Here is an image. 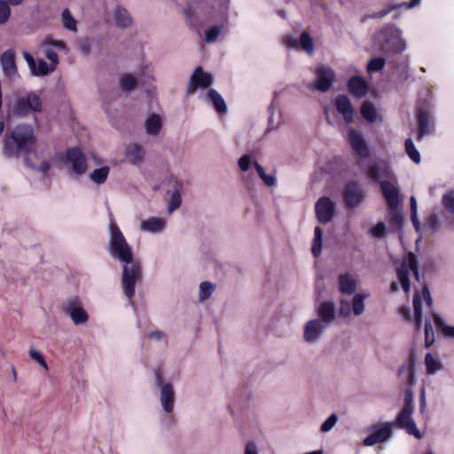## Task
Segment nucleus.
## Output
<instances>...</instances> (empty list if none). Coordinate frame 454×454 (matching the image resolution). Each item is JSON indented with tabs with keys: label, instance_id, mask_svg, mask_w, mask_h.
<instances>
[{
	"label": "nucleus",
	"instance_id": "f257e3e1",
	"mask_svg": "<svg viewBox=\"0 0 454 454\" xmlns=\"http://www.w3.org/2000/svg\"><path fill=\"white\" fill-rule=\"evenodd\" d=\"M109 231V254L114 260L123 263L121 287L124 295L131 300L135 294L136 284L143 276L142 265L139 261L134 259L131 247L115 223H110Z\"/></svg>",
	"mask_w": 454,
	"mask_h": 454
},
{
	"label": "nucleus",
	"instance_id": "f03ea898",
	"mask_svg": "<svg viewBox=\"0 0 454 454\" xmlns=\"http://www.w3.org/2000/svg\"><path fill=\"white\" fill-rule=\"evenodd\" d=\"M35 143L34 129L30 124H18L11 133H6L3 140V154L12 159L20 156V152L29 153Z\"/></svg>",
	"mask_w": 454,
	"mask_h": 454
},
{
	"label": "nucleus",
	"instance_id": "7ed1b4c3",
	"mask_svg": "<svg viewBox=\"0 0 454 454\" xmlns=\"http://www.w3.org/2000/svg\"><path fill=\"white\" fill-rule=\"evenodd\" d=\"M43 111L41 98L34 91L21 95L15 93L6 102L8 118H26L30 114H39Z\"/></svg>",
	"mask_w": 454,
	"mask_h": 454
},
{
	"label": "nucleus",
	"instance_id": "20e7f679",
	"mask_svg": "<svg viewBox=\"0 0 454 454\" xmlns=\"http://www.w3.org/2000/svg\"><path fill=\"white\" fill-rule=\"evenodd\" d=\"M410 271H412L415 279L419 281L418 260L413 253H409L407 256V262L403 261L401 265L396 268V274L399 282L402 286V288L406 293L410 291L411 287L409 279Z\"/></svg>",
	"mask_w": 454,
	"mask_h": 454
},
{
	"label": "nucleus",
	"instance_id": "39448f33",
	"mask_svg": "<svg viewBox=\"0 0 454 454\" xmlns=\"http://www.w3.org/2000/svg\"><path fill=\"white\" fill-rule=\"evenodd\" d=\"M63 312L70 317L76 325L87 323L88 313L82 308V303L78 297L68 299L63 305Z\"/></svg>",
	"mask_w": 454,
	"mask_h": 454
},
{
	"label": "nucleus",
	"instance_id": "423d86ee",
	"mask_svg": "<svg viewBox=\"0 0 454 454\" xmlns=\"http://www.w3.org/2000/svg\"><path fill=\"white\" fill-rule=\"evenodd\" d=\"M365 193L361 185L356 182H349L343 192V200L348 209L357 207L364 200Z\"/></svg>",
	"mask_w": 454,
	"mask_h": 454
},
{
	"label": "nucleus",
	"instance_id": "0eeeda50",
	"mask_svg": "<svg viewBox=\"0 0 454 454\" xmlns=\"http://www.w3.org/2000/svg\"><path fill=\"white\" fill-rule=\"evenodd\" d=\"M214 76L205 73L201 67H197L190 77L186 94L191 95L198 89H206L213 85Z\"/></svg>",
	"mask_w": 454,
	"mask_h": 454
},
{
	"label": "nucleus",
	"instance_id": "6e6552de",
	"mask_svg": "<svg viewBox=\"0 0 454 454\" xmlns=\"http://www.w3.org/2000/svg\"><path fill=\"white\" fill-rule=\"evenodd\" d=\"M319 320L314 319V341L320 335L324 327L335 317V308L331 302H324L318 309Z\"/></svg>",
	"mask_w": 454,
	"mask_h": 454
},
{
	"label": "nucleus",
	"instance_id": "1a4fd4ad",
	"mask_svg": "<svg viewBox=\"0 0 454 454\" xmlns=\"http://www.w3.org/2000/svg\"><path fill=\"white\" fill-rule=\"evenodd\" d=\"M155 385L160 388V403L165 412H172L175 402V394L170 383H162L160 372H155Z\"/></svg>",
	"mask_w": 454,
	"mask_h": 454
},
{
	"label": "nucleus",
	"instance_id": "9d476101",
	"mask_svg": "<svg viewBox=\"0 0 454 454\" xmlns=\"http://www.w3.org/2000/svg\"><path fill=\"white\" fill-rule=\"evenodd\" d=\"M282 43L287 49H302L309 55L312 54V38L307 31H304L300 37L286 35L282 38Z\"/></svg>",
	"mask_w": 454,
	"mask_h": 454
},
{
	"label": "nucleus",
	"instance_id": "9b49d317",
	"mask_svg": "<svg viewBox=\"0 0 454 454\" xmlns=\"http://www.w3.org/2000/svg\"><path fill=\"white\" fill-rule=\"evenodd\" d=\"M413 407H403L395 419V425L400 428H403L406 432L415 436L417 439L421 438V434L411 418Z\"/></svg>",
	"mask_w": 454,
	"mask_h": 454
},
{
	"label": "nucleus",
	"instance_id": "f8f14e48",
	"mask_svg": "<svg viewBox=\"0 0 454 454\" xmlns=\"http://www.w3.org/2000/svg\"><path fill=\"white\" fill-rule=\"evenodd\" d=\"M392 434V424L381 423L372 428V433L364 438L365 446H372L376 443L386 442Z\"/></svg>",
	"mask_w": 454,
	"mask_h": 454
},
{
	"label": "nucleus",
	"instance_id": "ddd939ff",
	"mask_svg": "<svg viewBox=\"0 0 454 454\" xmlns=\"http://www.w3.org/2000/svg\"><path fill=\"white\" fill-rule=\"evenodd\" d=\"M397 377L400 382L405 386L412 387L416 383L415 380V354L411 353L407 362L400 366L397 372Z\"/></svg>",
	"mask_w": 454,
	"mask_h": 454
},
{
	"label": "nucleus",
	"instance_id": "4468645a",
	"mask_svg": "<svg viewBox=\"0 0 454 454\" xmlns=\"http://www.w3.org/2000/svg\"><path fill=\"white\" fill-rule=\"evenodd\" d=\"M315 211L317 218L320 223H328L333 216L335 204L330 198L322 197L316 203Z\"/></svg>",
	"mask_w": 454,
	"mask_h": 454
},
{
	"label": "nucleus",
	"instance_id": "2eb2a0df",
	"mask_svg": "<svg viewBox=\"0 0 454 454\" xmlns=\"http://www.w3.org/2000/svg\"><path fill=\"white\" fill-rule=\"evenodd\" d=\"M418 130L416 139L421 141L425 136L431 134L434 130V125L427 110L419 108L416 113Z\"/></svg>",
	"mask_w": 454,
	"mask_h": 454
},
{
	"label": "nucleus",
	"instance_id": "dca6fc26",
	"mask_svg": "<svg viewBox=\"0 0 454 454\" xmlns=\"http://www.w3.org/2000/svg\"><path fill=\"white\" fill-rule=\"evenodd\" d=\"M67 161L71 164L72 170L76 175H82L87 170L86 158L78 147H72L67 151Z\"/></svg>",
	"mask_w": 454,
	"mask_h": 454
},
{
	"label": "nucleus",
	"instance_id": "f3484780",
	"mask_svg": "<svg viewBox=\"0 0 454 454\" xmlns=\"http://www.w3.org/2000/svg\"><path fill=\"white\" fill-rule=\"evenodd\" d=\"M317 78L314 80V90L326 92L330 90L334 80V73L332 69L325 67H317L316 70Z\"/></svg>",
	"mask_w": 454,
	"mask_h": 454
},
{
	"label": "nucleus",
	"instance_id": "a211bd4d",
	"mask_svg": "<svg viewBox=\"0 0 454 454\" xmlns=\"http://www.w3.org/2000/svg\"><path fill=\"white\" fill-rule=\"evenodd\" d=\"M348 140L354 152L360 157L365 158L369 154V149L362 135L354 129L348 131Z\"/></svg>",
	"mask_w": 454,
	"mask_h": 454
},
{
	"label": "nucleus",
	"instance_id": "6ab92c4d",
	"mask_svg": "<svg viewBox=\"0 0 454 454\" xmlns=\"http://www.w3.org/2000/svg\"><path fill=\"white\" fill-rule=\"evenodd\" d=\"M380 190L388 207H399L400 193L398 188L389 181L380 182Z\"/></svg>",
	"mask_w": 454,
	"mask_h": 454
},
{
	"label": "nucleus",
	"instance_id": "aec40b11",
	"mask_svg": "<svg viewBox=\"0 0 454 454\" xmlns=\"http://www.w3.org/2000/svg\"><path fill=\"white\" fill-rule=\"evenodd\" d=\"M335 108L343 115L344 121L350 123L354 119V108L349 98L345 95H339L335 98Z\"/></svg>",
	"mask_w": 454,
	"mask_h": 454
},
{
	"label": "nucleus",
	"instance_id": "412c9836",
	"mask_svg": "<svg viewBox=\"0 0 454 454\" xmlns=\"http://www.w3.org/2000/svg\"><path fill=\"white\" fill-rule=\"evenodd\" d=\"M1 67L4 74L8 78H12L17 74V67L15 64V53L9 49L1 55Z\"/></svg>",
	"mask_w": 454,
	"mask_h": 454
},
{
	"label": "nucleus",
	"instance_id": "4be33fe9",
	"mask_svg": "<svg viewBox=\"0 0 454 454\" xmlns=\"http://www.w3.org/2000/svg\"><path fill=\"white\" fill-rule=\"evenodd\" d=\"M348 92L355 98H361L364 97L368 91L366 82L360 76H352L347 84Z\"/></svg>",
	"mask_w": 454,
	"mask_h": 454
},
{
	"label": "nucleus",
	"instance_id": "5701e85b",
	"mask_svg": "<svg viewBox=\"0 0 454 454\" xmlns=\"http://www.w3.org/2000/svg\"><path fill=\"white\" fill-rule=\"evenodd\" d=\"M145 157L144 148L137 144L129 145L125 150V160L131 165L139 166Z\"/></svg>",
	"mask_w": 454,
	"mask_h": 454
},
{
	"label": "nucleus",
	"instance_id": "b1692460",
	"mask_svg": "<svg viewBox=\"0 0 454 454\" xmlns=\"http://www.w3.org/2000/svg\"><path fill=\"white\" fill-rule=\"evenodd\" d=\"M388 175V168L383 161L370 164L366 170L367 177L372 181H379L381 177H387Z\"/></svg>",
	"mask_w": 454,
	"mask_h": 454
},
{
	"label": "nucleus",
	"instance_id": "393cba45",
	"mask_svg": "<svg viewBox=\"0 0 454 454\" xmlns=\"http://www.w3.org/2000/svg\"><path fill=\"white\" fill-rule=\"evenodd\" d=\"M338 283L339 290L341 294L351 295L356 290V280L349 273L340 274Z\"/></svg>",
	"mask_w": 454,
	"mask_h": 454
},
{
	"label": "nucleus",
	"instance_id": "a878e982",
	"mask_svg": "<svg viewBox=\"0 0 454 454\" xmlns=\"http://www.w3.org/2000/svg\"><path fill=\"white\" fill-rule=\"evenodd\" d=\"M145 133L150 137H156L162 129V120L159 114H150L144 123Z\"/></svg>",
	"mask_w": 454,
	"mask_h": 454
},
{
	"label": "nucleus",
	"instance_id": "bb28decb",
	"mask_svg": "<svg viewBox=\"0 0 454 454\" xmlns=\"http://www.w3.org/2000/svg\"><path fill=\"white\" fill-rule=\"evenodd\" d=\"M206 100H210L218 114L223 115L227 113V105L221 94L215 89H209Z\"/></svg>",
	"mask_w": 454,
	"mask_h": 454
},
{
	"label": "nucleus",
	"instance_id": "cd10ccee",
	"mask_svg": "<svg viewBox=\"0 0 454 454\" xmlns=\"http://www.w3.org/2000/svg\"><path fill=\"white\" fill-rule=\"evenodd\" d=\"M114 18L118 27L128 28L132 24V18L126 8L119 5L114 12Z\"/></svg>",
	"mask_w": 454,
	"mask_h": 454
},
{
	"label": "nucleus",
	"instance_id": "c85d7f7f",
	"mask_svg": "<svg viewBox=\"0 0 454 454\" xmlns=\"http://www.w3.org/2000/svg\"><path fill=\"white\" fill-rule=\"evenodd\" d=\"M165 228V221L159 217H149L148 219L142 221L140 223V229L144 231H149L157 233L161 231Z\"/></svg>",
	"mask_w": 454,
	"mask_h": 454
},
{
	"label": "nucleus",
	"instance_id": "c756f323",
	"mask_svg": "<svg viewBox=\"0 0 454 454\" xmlns=\"http://www.w3.org/2000/svg\"><path fill=\"white\" fill-rule=\"evenodd\" d=\"M387 220L388 223L396 228H400L403 223V215L399 209V207H387Z\"/></svg>",
	"mask_w": 454,
	"mask_h": 454
},
{
	"label": "nucleus",
	"instance_id": "7c9ffc66",
	"mask_svg": "<svg viewBox=\"0 0 454 454\" xmlns=\"http://www.w3.org/2000/svg\"><path fill=\"white\" fill-rule=\"evenodd\" d=\"M414 322L416 330H420L422 326V302L419 294L413 296Z\"/></svg>",
	"mask_w": 454,
	"mask_h": 454
},
{
	"label": "nucleus",
	"instance_id": "2f4dec72",
	"mask_svg": "<svg viewBox=\"0 0 454 454\" xmlns=\"http://www.w3.org/2000/svg\"><path fill=\"white\" fill-rule=\"evenodd\" d=\"M425 365L428 374H434L442 368V362L431 353H427L425 356Z\"/></svg>",
	"mask_w": 454,
	"mask_h": 454
},
{
	"label": "nucleus",
	"instance_id": "473e14b6",
	"mask_svg": "<svg viewBox=\"0 0 454 454\" xmlns=\"http://www.w3.org/2000/svg\"><path fill=\"white\" fill-rule=\"evenodd\" d=\"M361 114L369 122H374L377 119V112L373 105L368 101L364 102L361 106Z\"/></svg>",
	"mask_w": 454,
	"mask_h": 454
},
{
	"label": "nucleus",
	"instance_id": "72a5a7b5",
	"mask_svg": "<svg viewBox=\"0 0 454 454\" xmlns=\"http://www.w3.org/2000/svg\"><path fill=\"white\" fill-rule=\"evenodd\" d=\"M254 166L258 176L263 181L266 186L272 187L276 184V177L272 175H267L263 167L259 162L255 161Z\"/></svg>",
	"mask_w": 454,
	"mask_h": 454
},
{
	"label": "nucleus",
	"instance_id": "f704fd0d",
	"mask_svg": "<svg viewBox=\"0 0 454 454\" xmlns=\"http://www.w3.org/2000/svg\"><path fill=\"white\" fill-rule=\"evenodd\" d=\"M109 174V168L108 167H102L99 168L94 169L90 175V177L92 182H94L97 184H101L105 183Z\"/></svg>",
	"mask_w": 454,
	"mask_h": 454
},
{
	"label": "nucleus",
	"instance_id": "c9c22d12",
	"mask_svg": "<svg viewBox=\"0 0 454 454\" xmlns=\"http://www.w3.org/2000/svg\"><path fill=\"white\" fill-rule=\"evenodd\" d=\"M405 152L410 159L416 164H419L421 160L420 153L415 147L411 138H407L404 143Z\"/></svg>",
	"mask_w": 454,
	"mask_h": 454
},
{
	"label": "nucleus",
	"instance_id": "e433bc0d",
	"mask_svg": "<svg viewBox=\"0 0 454 454\" xmlns=\"http://www.w3.org/2000/svg\"><path fill=\"white\" fill-rule=\"evenodd\" d=\"M215 290V285H214L213 283L208 281H204L200 283L199 293L200 301H204L209 299Z\"/></svg>",
	"mask_w": 454,
	"mask_h": 454
},
{
	"label": "nucleus",
	"instance_id": "4c0bfd02",
	"mask_svg": "<svg viewBox=\"0 0 454 454\" xmlns=\"http://www.w3.org/2000/svg\"><path fill=\"white\" fill-rule=\"evenodd\" d=\"M54 70L51 69V64H48L43 59H38L35 62V68L31 70V73L35 76H43L48 74L50 72Z\"/></svg>",
	"mask_w": 454,
	"mask_h": 454
},
{
	"label": "nucleus",
	"instance_id": "58836bf2",
	"mask_svg": "<svg viewBox=\"0 0 454 454\" xmlns=\"http://www.w3.org/2000/svg\"><path fill=\"white\" fill-rule=\"evenodd\" d=\"M120 85L123 91L130 92L137 87V79L129 74H123L120 79Z\"/></svg>",
	"mask_w": 454,
	"mask_h": 454
},
{
	"label": "nucleus",
	"instance_id": "ea45409f",
	"mask_svg": "<svg viewBox=\"0 0 454 454\" xmlns=\"http://www.w3.org/2000/svg\"><path fill=\"white\" fill-rule=\"evenodd\" d=\"M62 25L65 28L75 32L77 30L76 20L73 18L70 11L65 9L61 14Z\"/></svg>",
	"mask_w": 454,
	"mask_h": 454
},
{
	"label": "nucleus",
	"instance_id": "a19ab883",
	"mask_svg": "<svg viewBox=\"0 0 454 454\" xmlns=\"http://www.w3.org/2000/svg\"><path fill=\"white\" fill-rule=\"evenodd\" d=\"M435 325L444 336L454 338V326L445 325L443 320L437 315H434Z\"/></svg>",
	"mask_w": 454,
	"mask_h": 454
},
{
	"label": "nucleus",
	"instance_id": "79ce46f5",
	"mask_svg": "<svg viewBox=\"0 0 454 454\" xmlns=\"http://www.w3.org/2000/svg\"><path fill=\"white\" fill-rule=\"evenodd\" d=\"M386 64V60L382 57L372 58L367 64L368 72H380L381 71Z\"/></svg>",
	"mask_w": 454,
	"mask_h": 454
},
{
	"label": "nucleus",
	"instance_id": "37998d69",
	"mask_svg": "<svg viewBox=\"0 0 454 454\" xmlns=\"http://www.w3.org/2000/svg\"><path fill=\"white\" fill-rule=\"evenodd\" d=\"M323 231L319 227L314 229V257L320 255L322 251Z\"/></svg>",
	"mask_w": 454,
	"mask_h": 454
},
{
	"label": "nucleus",
	"instance_id": "c03bdc74",
	"mask_svg": "<svg viewBox=\"0 0 454 454\" xmlns=\"http://www.w3.org/2000/svg\"><path fill=\"white\" fill-rule=\"evenodd\" d=\"M181 202H182V199H181L180 192H179V190L176 189L172 192L171 198L168 202V214H171L172 212L176 210L180 207Z\"/></svg>",
	"mask_w": 454,
	"mask_h": 454
},
{
	"label": "nucleus",
	"instance_id": "a18cd8bd",
	"mask_svg": "<svg viewBox=\"0 0 454 454\" xmlns=\"http://www.w3.org/2000/svg\"><path fill=\"white\" fill-rule=\"evenodd\" d=\"M352 309L355 315H360L363 313L364 309V297L356 294L353 297L352 301Z\"/></svg>",
	"mask_w": 454,
	"mask_h": 454
},
{
	"label": "nucleus",
	"instance_id": "49530a36",
	"mask_svg": "<svg viewBox=\"0 0 454 454\" xmlns=\"http://www.w3.org/2000/svg\"><path fill=\"white\" fill-rule=\"evenodd\" d=\"M11 15V9L8 3L4 0H0V24H4L8 21Z\"/></svg>",
	"mask_w": 454,
	"mask_h": 454
},
{
	"label": "nucleus",
	"instance_id": "de8ad7c7",
	"mask_svg": "<svg viewBox=\"0 0 454 454\" xmlns=\"http://www.w3.org/2000/svg\"><path fill=\"white\" fill-rule=\"evenodd\" d=\"M434 341V334L433 326L430 322L427 321L425 325V346L429 348Z\"/></svg>",
	"mask_w": 454,
	"mask_h": 454
},
{
	"label": "nucleus",
	"instance_id": "09e8293b",
	"mask_svg": "<svg viewBox=\"0 0 454 454\" xmlns=\"http://www.w3.org/2000/svg\"><path fill=\"white\" fill-rule=\"evenodd\" d=\"M43 43L46 45V47L54 46L62 51L67 50V45L63 41L56 40L51 35L45 36V38L43 39Z\"/></svg>",
	"mask_w": 454,
	"mask_h": 454
},
{
	"label": "nucleus",
	"instance_id": "8fccbe9b",
	"mask_svg": "<svg viewBox=\"0 0 454 454\" xmlns=\"http://www.w3.org/2000/svg\"><path fill=\"white\" fill-rule=\"evenodd\" d=\"M44 54L51 62V69L55 70L57 65L59 64V57L57 52L51 47H46L44 50Z\"/></svg>",
	"mask_w": 454,
	"mask_h": 454
},
{
	"label": "nucleus",
	"instance_id": "3c124183",
	"mask_svg": "<svg viewBox=\"0 0 454 454\" xmlns=\"http://www.w3.org/2000/svg\"><path fill=\"white\" fill-rule=\"evenodd\" d=\"M29 356L34 361L37 362L43 368H44L46 371H48L49 368H48L47 363L45 362L44 357L42 353L35 350V348H31L29 350Z\"/></svg>",
	"mask_w": 454,
	"mask_h": 454
},
{
	"label": "nucleus",
	"instance_id": "603ef678",
	"mask_svg": "<svg viewBox=\"0 0 454 454\" xmlns=\"http://www.w3.org/2000/svg\"><path fill=\"white\" fill-rule=\"evenodd\" d=\"M221 28L218 26H214L206 31L205 41L207 43L214 42L220 35Z\"/></svg>",
	"mask_w": 454,
	"mask_h": 454
},
{
	"label": "nucleus",
	"instance_id": "864d4df0",
	"mask_svg": "<svg viewBox=\"0 0 454 454\" xmlns=\"http://www.w3.org/2000/svg\"><path fill=\"white\" fill-rule=\"evenodd\" d=\"M25 162L29 168L37 170L43 175H46L51 168V163L49 161H43L39 166H35L29 162L28 158H25Z\"/></svg>",
	"mask_w": 454,
	"mask_h": 454
},
{
	"label": "nucleus",
	"instance_id": "5fc2aeb1",
	"mask_svg": "<svg viewBox=\"0 0 454 454\" xmlns=\"http://www.w3.org/2000/svg\"><path fill=\"white\" fill-rule=\"evenodd\" d=\"M442 205L450 212H454V192H449L442 197Z\"/></svg>",
	"mask_w": 454,
	"mask_h": 454
},
{
	"label": "nucleus",
	"instance_id": "6e6d98bb",
	"mask_svg": "<svg viewBox=\"0 0 454 454\" xmlns=\"http://www.w3.org/2000/svg\"><path fill=\"white\" fill-rule=\"evenodd\" d=\"M338 420L336 414H332L328 417V419L322 424L321 426V431L322 432H328L330 431L336 424Z\"/></svg>",
	"mask_w": 454,
	"mask_h": 454
},
{
	"label": "nucleus",
	"instance_id": "4d7b16f0",
	"mask_svg": "<svg viewBox=\"0 0 454 454\" xmlns=\"http://www.w3.org/2000/svg\"><path fill=\"white\" fill-rule=\"evenodd\" d=\"M251 163L252 159L248 154L243 155L238 160L239 167L242 171H247L251 167Z\"/></svg>",
	"mask_w": 454,
	"mask_h": 454
},
{
	"label": "nucleus",
	"instance_id": "13d9d810",
	"mask_svg": "<svg viewBox=\"0 0 454 454\" xmlns=\"http://www.w3.org/2000/svg\"><path fill=\"white\" fill-rule=\"evenodd\" d=\"M386 226L383 222H379L371 231L375 238H380L385 234Z\"/></svg>",
	"mask_w": 454,
	"mask_h": 454
},
{
	"label": "nucleus",
	"instance_id": "bf43d9fd",
	"mask_svg": "<svg viewBox=\"0 0 454 454\" xmlns=\"http://www.w3.org/2000/svg\"><path fill=\"white\" fill-rule=\"evenodd\" d=\"M397 7V5L394 4H387L382 10L373 13L371 15L372 18H382L388 13H390L393 10H395Z\"/></svg>",
	"mask_w": 454,
	"mask_h": 454
},
{
	"label": "nucleus",
	"instance_id": "052dcab7",
	"mask_svg": "<svg viewBox=\"0 0 454 454\" xmlns=\"http://www.w3.org/2000/svg\"><path fill=\"white\" fill-rule=\"evenodd\" d=\"M78 49L85 56L90 52V43L88 39H80L78 41Z\"/></svg>",
	"mask_w": 454,
	"mask_h": 454
},
{
	"label": "nucleus",
	"instance_id": "680f3d73",
	"mask_svg": "<svg viewBox=\"0 0 454 454\" xmlns=\"http://www.w3.org/2000/svg\"><path fill=\"white\" fill-rule=\"evenodd\" d=\"M304 339L308 342H310L312 340V320H309L305 325Z\"/></svg>",
	"mask_w": 454,
	"mask_h": 454
},
{
	"label": "nucleus",
	"instance_id": "e2e57ef3",
	"mask_svg": "<svg viewBox=\"0 0 454 454\" xmlns=\"http://www.w3.org/2000/svg\"><path fill=\"white\" fill-rule=\"evenodd\" d=\"M350 312V303L347 301H340V306L339 309V313L342 317H347Z\"/></svg>",
	"mask_w": 454,
	"mask_h": 454
},
{
	"label": "nucleus",
	"instance_id": "0e129e2a",
	"mask_svg": "<svg viewBox=\"0 0 454 454\" xmlns=\"http://www.w3.org/2000/svg\"><path fill=\"white\" fill-rule=\"evenodd\" d=\"M404 406L403 407H412V400H413V394L411 389H406L404 391Z\"/></svg>",
	"mask_w": 454,
	"mask_h": 454
},
{
	"label": "nucleus",
	"instance_id": "69168bd1",
	"mask_svg": "<svg viewBox=\"0 0 454 454\" xmlns=\"http://www.w3.org/2000/svg\"><path fill=\"white\" fill-rule=\"evenodd\" d=\"M23 57H24L25 60L27 61L30 70L34 69L35 66V62H36L35 59H34V57L27 51L23 52Z\"/></svg>",
	"mask_w": 454,
	"mask_h": 454
},
{
	"label": "nucleus",
	"instance_id": "338daca9",
	"mask_svg": "<svg viewBox=\"0 0 454 454\" xmlns=\"http://www.w3.org/2000/svg\"><path fill=\"white\" fill-rule=\"evenodd\" d=\"M422 294H423V298L425 300V301L427 302V304L428 306H431L432 305V298H431V295H430V293H429V289L427 286H424L423 288H422Z\"/></svg>",
	"mask_w": 454,
	"mask_h": 454
},
{
	"label": "nucleus",
	"instance_id": "774afa93",
	"mask_svg": "<svg viewBox=\"0 0 454 454\" xmlns=\"http://www.w3.org/2000/svg\"><path fill=\"white\" fill-rule=\"evenodd\" d=\"M244 454H258L256 446L252 442L247 443L246 445Z\"/></svg>",
	"mask_w": 454,
	"mask_h": 454
}]
</instances>
